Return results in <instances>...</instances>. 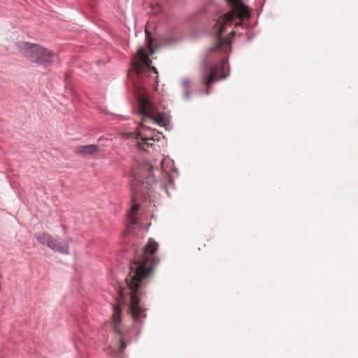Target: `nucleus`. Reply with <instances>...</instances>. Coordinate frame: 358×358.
Listing matches in <instances>:
<instances>
[{"label":"nucleus","mask_w":358,"mask_h":358,"mask_svg":"<svg viewBox=\"0 0 358 358\" xmlns=\"http://www.w3.org/2000/svg\"><path fill=\"white\" fill-rule=\"evenodd\" d=\"M157 250L158 243L150 238L148 243L135 253L125 278L130 291L129 310L135 321L141 322L146 317L145 310L141 308L139 303L143 293L142 288L147 285L159 263V259L156 255Z\"/></svg>","instance_id":"1"},{"label":"nucleus","mask_w":358,"mask_h":358,"mask_svg":"<svg viewBox=\"0 0 358 358\" xmlns=\"http://www.w3.org/2000/svg\"><path fill=\"white\" fill-rule=\"evenodd\" d=\"M140 114L142 116L141 123L134 133L126 134L128 137L136 139V145L140 150L147 152L150 148H155V142L159 141L160 134L155 133L150 127L149 124H157L165 126L168 120L165 114L158 112L153 103L145 96L141 95L138 99Z\"/></svg>","instance_id":"2"},{"label":"nucleus","mask_w":358,"mask_h":358,"mask_svg":"<svg viewBox=\"0 0 358 358\" xmlns=\"http://www.w3.org/2000/svg\"><path fill=\"white\" fill-rule=\"evenodd\" d=\"M232 10L223 16L219 17L215 27L217 29V36L215 44L211 48V51L227 52L231 48V39L234 36L235 32L231 31L227 37H222V34L225 31V27L231 24L236 19L242 20L243 17L250 16L249 10L243 4L241 0H227ZM241 25V21L236 23V26Z\"/></svg>","instance_id":"3"},{"label":"nucleus","mask_w":358,"mask_h":358,"mask_svg":"<svg viewBox=\"0 0 358 358\" xmlns=\"http://www.w3.org/2000/svg\"><path fill=\"white\" fill-rule=\"evenodd\" d=\"M137 176L131 181V199L133 204L127 220L131 224L137 223L136 213L139 210V206L136 203L141 196H145L148 190H150L155 182L153 176V166L148 163L142 164L136 173Z\"/></svg>","instance_id":"4"},{"label":"nucleus","mask_w":358,"mask_h":358,"mask_svg":"<svg viewBox=\"0 0 358 358\" xmlns=\"http://www.w3.org/2000/svg\"><path fill=\"white\" fill-rule=\"evenodd\" d=\"M23 48L25 50L27 57L32 62H36L43 66L50 65L55 58L54 53L39 45L24 43Z\"/></svg>","instance_id":"5"},{"label":"nucleus","mask_w":358,"mask_h":358,"mask_svg":"<svg viewBox=\"0 0 358 358\" xmlns=\"http://www.w3.org/2000/svg\"><path fill=\"white\" fill-rule=\"evenodd\" d=\"M224 69V62L217 64L206 62L203 66L201 72V80L208 87L206 90L207 94H209V86L214 80L226 78V75L223 73Z\"/></svg>","instance_id":"6"},{"label":"nucleus","mask_w":358,"mask_h":358,"mask_svg":"<svg viewBox=\"0 0 358 358\" xmlns=\"http://www.w3.org/2000/svg\"><path fill=\"white\" fill-rule=\"evenodd\" d=\"M122 308L118 304L114 306L110 323L112 326L113 331L118 336V343L120 344V351L121 353L123 352L124 350L127 347V343L124 341L122 328Z\"/></svg>","instance_id":"7"},{"label":"nucleus","mask_w":358,"mask_h":358,"mask_svg":"<svg viewBox=\"0 0 358 358\" xmlns=\"http://www.w3.org/2000/svg\"><path fill=\"white\" fill-rule=\"evenodd\" d=\"M151 59L145 53L144 49L141 48L135 55L134 61L132 64V69L138 74L145 71L147 69L152 70L155 73H157V69L155 67L151 66Z\"/></svg>","instance_id":"8"},{"label":"nucleus","mask_w":358,"mask_h":358,"mask_svg":"<svg viewBox=\"0 0 358 358\" xmlns=\"http://www.w3.org/2000/svg\"><path fill=\"white\" fill-rule=\"evenodd\" d=\"M99 151L100 148L96 145H81L75 148V153L80 155H93L98 153Z\"/></svg>","instance_id":"9"},{"label":"nucleus","mask_w":358,"mask_h":358,"mask_svg":"<svg viewBox=\"0 0 358 358\" xmlns=\"http://www.w3.org/2000/svg\"><path fill=\"white\" fill-rule=\"evenodd\" d=\"M48 247L62 254H69V246L64 241L52 238L51 241L48 242Z\"/></svg>","instance_id":"10"},{"label":"nucleus","mask_w":358,"mask_h":358,"mask_svg":"<svg viewBox=\"0 0 358 358\" xmlns=\"http://www.w3.org/2000/svg\"><path fill=\"white\" fill-rule=\"evenodd\" d=\"M36 238L41 244L48 245V242H50L52 238L50 235L43 233L38 234Z\"/></svg>","instance_id":"11"},{"label":"nucleus","mask_w":358,"mask_h":358,"mask_svg":"<svg viewBox=\"0 0 358 358\" xmlns=\"http://www.w3.org/2000/svg\"><path fill=\"white\" fill-rule=\"evenodd\" d=\"M163 176H164L166 183L169 182V184H171L173 182L172 177L169 173H164ZM166 185V184L165 185V186Z\"/></svg>","instance_id":"12"},{"label":"nucleus","mask_w":358,"mask_h":358,"mask_svg":"<svg viewBox=\"0 0 358 358\" xmlns=\"http://www.w3.org/2000/svg\"><path fill=\"white\" fill-rule=\"evenodd\" d=\"M146 36H147V37H148V40H149V41H148V48H150V53H151V54H152V53H153V51H152V48H151V41L150 40V38H149V37H148V31H146Z\"/></svg>","instance_id":"13"}]
</instances>
